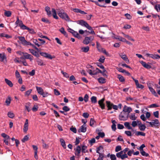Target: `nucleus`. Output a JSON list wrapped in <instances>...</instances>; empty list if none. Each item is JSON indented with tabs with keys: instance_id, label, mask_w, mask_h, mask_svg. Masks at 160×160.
Instances as JSON below:
<instances>
[{
	"instance_id": "1",
	"label": "nucleus",
	"mask_w": 160,
	"mask_h": 160,
	"mask_svg": "<svg viewBox=\"0 0 160 160\" xmlns=\"http://www.w3.org/2000/svg\"><path fill=\"white\" fill-rule=\"evenodd\" d=\"M129 149L127 148L123 150L120 151L119 152L116 153V156L118 158H120L121 159H124L128 158V156L126 153L128 151Z\"/></svg>"
},
{
	"instance_id": "2",
	"label": "nucleus",
	"mask_w": 160,
	"mask_h": 160,
	"mask_svg": "<svg viewBox=\"0 0 160 160\" xmlns=\"http://www.w3.org/2000/svg\"><path fill=\"white\" fill-rule=\"evenodd\" d=\"M58 14L61 18L64 19L67 21H70V18L68 14L65 13L63 9H59Z\"/></svg>"
},
{
	"instance_id": "3",
	"label": "nucleus",
	"mask_w": 160,
	"mask_h": 160,
	"mask_svg": "<svg viewBox=\"0 0 160 160\" xmlns=\"http://www.w3.org/2000/svg\"><path fill=\"white\" fill-rule=\"evenodd\" d=\"M146 122L149 123L150 126L152 127L158 128L160 126V123L158 119L153 120L150 122L147 121Z\"/></svg>"
},
{
	"instance_id": "4",
	"label": "nucleus",
	"mask_w": 160,
	"mask_h": 160,
	"mask_svg": "<svg viewBox=\"0 0 160 160\" xmlns=\"http://www.w3.org/2000/svg\"><path fill=\"white\" fill-rule=\"evenodd\" d=\"M77 23L82 26H84L88 29L91 28V27L85 21L83 20L77 21Z\"/></svg>"
},
{
	"instance_id": "5",
	"label": "nucleus",
	"mask_w": 160,
	"mask_h": 160,
	"mask_svg": "<svg viewBox=\"0 0 160 160\" xmlns=\"http://www.w3.org/2000/svg\"><path fill=\"white\" fill-rule=\"evenodd\" d=\"M84 124L80 127L79 129L78 130L79 132H86L87 130V128L86 127V122H83Z\"/></svg>"
},
{
	"instance_id": "6",
	"label": "nucleus",
	"mask_w": 160,
	"mask_h": 160,
	"mask_svg": "<svg viewBox=\"0 0 160 160\" xmlns=\"http://www.w3.org/2000/svg\"><path fill=\"white\" fill-rule=\"evenodd\" d=\"M68 31L69 32L72 33L75 37L78 38H81L80 36L77 32L75 31L70 28L68 29Z\"/></svg>"
},
{
	"instance_id": "7",
	"label": "nucleus",
	"mask_w": 160,
	"mask_h": 160,
	"mask_svg": "<svg viewBox=\"0 0 160 160\" xmlns=\"http://www.w3.org/2000/svg\"><path fill=\"white\" fill-rule=\"evenodd\" d=\"M40 54L42 56L51 59L54 58V57H52L50 54L47 53L40 52Z\"/></svg>"
},
{
	"instance_id": "8",
	"label": "nucleus",
	"mask_w": 160,
	"mask_h": 160,
	"mask_svg": "<svg viewBox=\"0 0 160 160\" xmlns=\"http://www.w3.org/2000/svg\"><path fill=\"white\" fill-rule=\"evenodd\" d=\"M132 109L130 107H128L126 105H125L123 109V111L125 112H128L129 113L132 112Z\"/></svg>"
},
{
	"instance_id": "9",
	"label": "nucleus",
	"mask_w": 160,
	"mask_h": 160,
	"mask_svg": "<svg viewBox=\"0 0 160 160\" xmlns=\"http://www.w3.org/2000/svg\"><path fill=\"white\" fill-rule=\"evenodd\" d=\"M104 100V98H103L99 100L98 102V104L102 109H103L105 108V104L103 103Z\"/></svg>"
},
{
	"instance_id": "10",
	"label": "nucleus",
	"mask_w": 160,
	"mask_h": 160,
	"mask_svg": "<svg viewBox=\"0 0 160 160\" xmlns=\"http://www.w3.org/2000/svg\"><path fill=\"white\" fill-rule=\"evenodd\" d=\"M28 120L26 119L25 120V122L24 124V128L23 129V132H26L28 129Z\"/></svg>"
},
{
	"instance_id": "11",
	"label": "nucleus",
	"mask_w": 160,
	"mask_h": 160,
	"mask_svg": "<svg viewBox=\"0 0 160 160\" xmlns=\"http://www.w3.org/2000/svg\"><path fill=\"white\" fill-rule=\"evenodd\" d=\"M141 63L142 64V66L144 67V68H146L147 69H150L151 68V66L150 65L147 64L145 62H143V61H140Z\"/></svg>"
},
{
	"instance_id": "12",
	"label": "nucleus",
	"mask_w": 160,
	"mask_h": 160,
	"mask_svg": "<svg viewBox=\"0 0 160 160\" xmlns=\"http://www.w3.org/2000/svg\"><path fill=\"white\" fill-rule=\"evenodd\" d=\"M23 56L25 59H29L31 61L32 60V57H33L27 53H24Z\"/></svg>"
},
{
	"instance_id": "13",
	"label": "nucleus",
	"mask_w": 160,
	"mask_h": 160,
	"mask_svg": "<svg viewBox=\"0 0 160 160\" xmlns=\"http://www.w3.org/2000/svg\"><path fill=\"white\" fill-rule=\"evenodd\" d=\"M146 55L147 57H149L153 59H158V55L157 54H153L149 53H146Z\"/></svg>"
},
{
	"instance_id": "14",
	"label": "nucleus",
	"mask_w": 160,
	"mask_h": 160,
	"mask_svg": "<svg viewBox=\"0 0 160 160\" xmlns=\"http://www.w3.org/2000/svg\"><path fill=\"white\" fill-rule=\"evenodd\" d=\"M119 55L121 57L122 59L126 61L127 63H129V60L125 54H119Z\"/></svg>"
},
{
	"instance_id": "15",
	"label": "nucleus",
	"mask_w": 160,
	"mask_h": 160,
	"mask_svg": "<svg viewBox=\"0 0 160 160\" xmlns=\"http://www.w3.org/2000/svg\"><path fill=\"white\" fill-rule=\"evenodd\" d=\"M75 150V154L77 156H79L81 151V148L80 146H78L77 147Z\"/></svg>"
},
{
	"instance_id": "16",
	"label": "nucleus",
	"mask_w": 160,
	"mask_h": 160,
	"mask_svg": "<svg viewBox=\"0 0 160 160\" xmlns=\"http://www.w3.org/2000/svg\"><path fill=\"white\" fill-rule=\"evenodd\" d=\"M106 104L107 107L108 108V110H110L112 109L113 104L111 103L109 101H107L106 102Z\"/></svg>"
},
{
	"instance_id": "17",
	"label": "nucleus",
	"mask_w": 160,
	"mask_h": 160,
	"mask_svg": "<svg viewBox=\"0 0 160 160\" xmlns=\"http://www.w3.org/2000/svg\"><path fill=\"white\" fill-rule=\"evenodd\" d=\"M29 50L30 51V52L33 55L37 57H38L39 56L38 53L36 51H35L33 49H29Z\"/></svg>"
},
{
	"instance_id": "18",
	"label": "nucleus",
	"mask_w": 160,
	"mask_h": 160,
	"mask_svg": "<svg viewBox=\"0 0 160 160\" xmlns=\"http://www.w3.org/2000/svg\"><path fill=\"white\" fill-rule=\"evenodd\" d=\"M45 10L47 12V15L49 17H51V13L50 10V8L49 7L47 6L45 8Z\"/></svg>"
},
{
	"instance_id": "19",
	"label": "nucleus",
	"mask_w": 160,
	"mask_h": 160,
	"mask_svg": "<svg viewBox=\"0 0 160 160\" xmlns=\"http://www.w3.org/2000/svg\"><path fill=\"white\" fill-rule=\"evenodd\" d=\"M91 42L90 39L88 37H87L85 38L84 39L83 41V43L86 45L88 44Z\"/></svg>"
},
{
	"instance_id": "20",
	"label": "nucleus",
	"mask_w": 160,
	"mask_h": 160,
	"mask_svg": "<svg viewBox=\"0 0 160 160\" xmlns=\"http://www.w3.org/2000/svg\"><path fill=\"white\" fill-rule=\"evenodd\" d=\"M52 16L53 18L56 19H58V17L57 15L56 11L55 9L53 8H52Z\"/></svg>"
},
{
	"instance_id": "21",
	"label": "nucleus",
	"mask_w": 160,
	"mask_h": 160,
	"mask_svg": "<svg viewBox=\"0 0 160 160\" xmlns=\"http://www.w3.org/2000/svg\"><path fill=\"white\" fill-rule=\"evenodd\" d=\"M36 88L38 93L41 95L44 92L43 90L41 87L36 86Z\"/></svg>"
},
{
	"instance_id": "22",
	"label": "nucleus",
	"mask_w": 160,
	"mask_h": 160,
	"mask_svg": "<svg viewBox=\"0 0 160 160\" xmlns=\"http://www.w3.org/2000/svg\"><path fill=\"white\" fill-rule=\"evenodd\" d=\"M5 82L10 87H12L13 86V84L12 82L7 78L5 79Z\"/></svg>"
},
{
	"instance_id": "23",
	"label": "nucleus",
	"mask_w": 160,
	"mask_h": 160,
	"mask_svg": "<svg viewBox=\"0 0 160 160\" xmlns=\"http://www.w3.org/2000/svg\"><path fill=\"white\" fill-rule=\"evenodd\" d=\"M18 38L19 39V40L21 41L22 43L24 45V44L25 43V42H26V40L25 39V38L23 37H18Z\"/></svg>"
},
{
	"instance_id": "24",
	"label": "nucleus",
	"mask_w": 160,
	"mask_h": 160,
	"mask_svg": "<svg viewBox=\"0 0 160 160\" xmlns=\"http://www.w3.org/2000/svg\"><path fill=\"white\" fill-rule=\"evenodd\" d=\"M135 135L137 136H139L140 135L142 136H145L146 135V134L145 133L142 132L137 131L135 132Z\"/></svg>"
},
{
	"instance_id": "25",
	"label": "nucleus",
	"mask_w": 160,
	"mask_h": 160,
	"mask_svg": "<svg viewBox=\"0 0 160 160\" xmlns=\"http://www.w3.org/2000/svg\"><path fill=\"white\" fill-rule=\"evenodd\" d=\"M98 80L100 83H104L106 82V79L102 77L99 78L98 79Z\"/></svg>"
},
{
	"instance_id": "26",
	"label": "nucleus",
	"mask_w": 160,
	"mask_h": 160,
	"mask_svg": "<svg viewBox=\"0 0 160 160\" xmlns=\"http://www.w3.org/2000/svg\"><path fill=\"white\" fill-rule=\"evenodd\" d=\"M124 125L125 127L127 128L128 129H132V130L133 129H132V127L130 126V123L129 122H124Z\"/></svg>"
},
{
	"instance_id": "27",
	"label": "nucleus",
	"mask_w": 160,
	"mask_h": 160,
	"mask_svg": "<svg viewBox=\"0 0 160 160\" xmlns=\"http://www.w3.org/2000/svg\"><path fill=\"white\" fill-rule=\"evenodd\" d=\"M117 78L119 79V81L121 82H123L125 81V79L124 77L121 75L118 74L117 75Z\"/></svg>"
},
{
	"instance_id": "28",
	"label": "nucleus",
	"mask_w": 160,
	"mask_h": 160,
	"mask_svg": "<svg viewBox=\"0 0 160 160\" xmlns=\"http://www.w3.org/2000/svg\"><path fill=\"white\" fill-rule=\"evenodd\" d=\"M81 49L82 52H87L89 51V48L88 46L83 47L81 48Z\"/></svg>"
},
{
	"instance_id": "29",
	"label": "nucleus",
	"mask_w": 160,
	"mask_h": 160,
	"mask_svg": "<svg viewBox=\"0 0 160 160\" xmlns=\"http://www.w3.org/2000/svg\"><path fill=\"white\" fill-rule=\"evenodd\" d=\"M60 141L61 142V144L62 146V147L64 148H66V146L65 144V142L64 140L62 138H61L60 139Z\"/></svg>"
},
{
	"instance_id": "30",
	"label": "nucleus",
	"mask_w": 160,
	"mask_h": 160,
	"mask_svg": "<svg viewBox=\"0 0 160 160\" xmlns=\"http://www.w3.org/2000/svg\"><path fill=\"white\" fill-rule=\"evenodd\" d=\"M11 101V97L9 96H8L7 98H6V101H5V103L6 104V105L7 106H8L10 103Z\"/></svg>"
},
{
	"instance_id": "31",
	"label": "nucleus",
	"mask_w": 160,
	"mask_h": 160,
	"mask_svg": "<svg viewBox=\"0 0 160 160\" xmlns=\"http://www.w3.org/2000/svg\"><path fill=\"white\" fill-rule=\"evenodd\" d=\"M138 128L140 130L144 131L146 128V127L145 125L142 124H141L140 125H139Z\"/></svg>"
},
{
	"instance_id": "32",
	"label": "nucleus",
	"mask_w": 160,
	"mask_h": 160,
	"mask_svg": "<svg viewBox=\"0 0 160 160\" xmlns=\"http://www.w3.org/2000/svg\"><path fill=\"white\" fill-rule=\"evenodd\" d=\"M60 32L65 36H67V35L66 32L65 31L64 29L63 28H61L59 30Z\"/></svg>"
},
{
	"instance_id": "33",
	"label": "nucleus",
	"mask_w": 160,
	"mask_h": 160,
	"mask_svg": "<svg viewBox=\"0 0 160 160\" xmlns=\"http://www.w3.org/2000/svg\"><path fill=\"white\" fill-rule=\"evenodd\" d=\"M5 58H6V56L4 53H0V61L3 62Z\"/></svg>"
},
{
	"instance_id": "34",
	"label": "nucleus",
	"mask_w": 160,
	"mask_h": 160,
	"mask_svg": "<svg viewBox=\"0 0 160 160\" xmlns=\"http://www.w3.org/2000/svg\"><path fill=\"white\" fill-rule=\"evenodd\" d=\"M126 118L124 117V116L123 115L122 113L120 114L119 116V119L120 120L122 121H125L126 120Z\"/></svg>"
},
{
	"instance_id": "35",
	"label": "nucleus",
	"mask_w": 160,
	"mask_h": 160,
	"mask_svg": "<svg viewBox=\"0 0 160 160\" xmlns=\"http://www.w3.org/2000/svg\"><path fill=\"white\" fill-rule=\"evenodd\" d=\"M31 105V103L30 102H28L26 104L25 108L27 110L28 112H29L31 109H30V106Z\"/></svg>"
},
{
	"instance_id": "36",
	"label": "nucleus",
	"mask_w": 160,
	"mask_h": 160,
	"mask_svg": "<svg viewBox=\"0 0 160 160\" xmlns=\"http://www.w3.org/2000/svg\"><path fill=\"white\" fill-rule=\"evenodd\" d=\"M122 33L125 38H128L129 40H130L132 41H134V40L133 38H132L131 37L129 36L128 35L125 34L122 32Z\"/></svg>"
},
{
	"instance_id": "37",
	"label": "nucleus",
	"mask_w": 160,
	"mask_h": 160,
	"mask_svg": "<svg viewBox=\"0 0 160 160\" xmlns=\"http://www.w3.org/2000/svg\"><path fill=\"white\" fill-rule=\"evenodd\" d=\"M136 85L137 88L143 89L144 88V86L141 84H140L138 82V81L136 82Z\"/></svg>"
},
{
	"instance_id": "38",
	"label": "nucleus",
	"mask_w": 160,
	"mask_h": 160,
	"mask_svg": "<svg viewBox=\"0 0 160 160\" xmlns=\"http://www.w3.org/2000/svg\"><path fill=\"white\" fill-rule=\"evenodd\" d=\"M11 12L10 11H5V12H4V15L7 17H10L11 15Z\"/></svg>"
},
{
	"instance_id": "39",
	"label": "nucleus",
	"mask_w": 160,
	"mask_h": 160,
	"mask_svg": "<svg viewBox=\"0 0 160 160\" xmlns=\"http://www.w3.org/2000/svg\"><path fill=\"white\" fill-rule=\"evenodd\" d=\"M91 102L93 103H96L97 102V98L95 96H92L91 98Z\"/></svg>"
},
{
	"instance_id": "40",
	"label": "nucleus",
	"mask_w": 160,
	"mask_h": 160,
	"mask_svg": "<svg viewBox=\"0 0 160 160\" xmlns=\"http://www.w3.org/2000/svg\"><path fill=\"white\" fill-rule=\"evenodd\" d=\"M130 118L132 120H136L137 117H135V114L133 113L131 114V115L130 116Z\"/></svg>"
},
{
	"instance_id": "41",
	"label": "nucleus",
	"mask_w": 160,
	"mask_h": 160,
	"mask_svg": "<svg viewBox=\"0 0 160 160\" xmlns=\"http://www.w3.org/2000/svg\"><path fill=\"white\" fill-rule=\"evenodd\" d=\"M8 115L9 118H13L15 116L14 114L11 112H8Z\"/></svg>"
},
{
	"instance_id": "42",
	"label": "nucleus",
	"mask_w": 160,
	"mask_h": 160,
	"mask_svg": "<svg viewBox=\"0 0 160 160\" xmlns=\"http://www.w3.org/2000/svg\"><path fill=\"white\" fill-rule=\"evenodd\" d=\"M37 62L38 65L40 66H42L43 65V63L42 60L38 58L37 59Z\"/></svg>"
},
{
	"instance_id": "43",
	"label": "nucleus",
	"mask_w": 160,
	"mask_h": 160,
	"mask_svg": "<svg viewBox=\"0 0 160 160\" xmlns=\"http://www.w3.org/2000/svg\"><path fill=\"white\" fill-rule=\"evenodd\" d=\"M97 65L98 67H99L103 69V72H105L106 71V70L105 69L104 66L102 65L99 63H97Z\"/></svg>"
},
{
	"instance_id": "44",
	"label": "nucleus",
	"mask_w": 160,
	"mask_h": 160,
	"mask_svg": "<svg viewBox=\"0 0 160 160\" xmlns=\"http://www.w3.org/2000/svg\"><path fill=\"white\" fill-rule=\"evenodd\" d=\"M140 151L141 154L143 156L148 157L149 156L148 154L146 152L143 150H142V151Z\"/></svg>"
},
{
	"instance_id": "45",
	"label": "nucleus",
	"mask_w": 160,
	"mask_h": 160,
	"mask_svg": "<svg viewBox=\"0 0 160 160\" xmlns=\"http://www.w3.org/2000/svg\"><path fill=\"white\" fill-rule=\"evenodd\" d=\"M96 132H99L98 134L99 135V136H100V137H101V138H103L105 134L104 132H99V130L98 129H97L96 130Z\"/></svg>"
},
{
	"instance_id": "46",
	"label": "nucleus",
	"mask_w": 160,
	"mask_h": 160,
	"mask_svg": "<svg viewBox=\"0 0 160 160\" xmlns=\"http://www.w3.org/2000/svg\"><path fill=\"white\" fill-rule=\"evenodd\" d=\"M98 154H99V157L98 159L97 160H103V158L105 157L104 154L101 153Z\"/></svg>"
},
{
	"instance_id": "47",
	"label": "nucleus",
	"mask_w": 160,
	"mask_h": 160,
	"mask_svg": "<svg viewBox=\"0 0 160 160\" xmlns=\"http://www.w3.org/2000/svg\"><path fill=\"white\" fill-rule=\"evenodd\" d=\"M122 150V148L121 146L118 145L116 147L115 151L116 152H118Z\"/></svg>"
},
{
	"instance_id": "48",
	"label": "nucleus",
	"mask_w": 160,
	"mask_h": 160,
	"mask_svg": "<svg viewBox=\"0 0 160 160\" xmlns=\"http://www.w3.org/2000/svg\"><path fill=\"white\" fill-rule=\"evenodd\" d=\"M155 9L158 12L160 11V4H156L154 7Z\"/></svg>"
},
{
	"instance_id": "49",
	"label": "nucleus",
	"mask_w": 160,
	"mask_h": 160,
	"mask_svg": "<svg viewBox=\"0 0 160 160\" xmlns=\"http://www.w3.org/2000/svg\"><path fill=\"white\" fill-rule=\"evenodd\" d=\"M29 139V137L28 135L25 136L24 138L22 139V142H24L28 141Z\"/></svg>"
},
{
	"instance_id": "50",
	"label": "nucleus",
	"mask_w": 160,
	"mask_h": 160,
	"mask_svg": "<svg viewBox=\"0 0 160 160\" xmlns=\"http://www.w3.org/2000/svg\"><path fill=\"white\" fill-rule=\"evenodd\" d=\"M87 147L85 146H83L82 147V152L83 153H85L87 152V150H86Z\"/></svg>"
},
{
	"instance_id": "51",
	"label": "nucleus",
	"mask_w": 160,
	"mask_h": 160,
	"mask_svg": "<svg viewBox=\"0 0 160 160\" xmlns=\"http://www.w3.org/2000/svg\"><path fill=\"white\" fill-rule=\"evenodd\" d=\"M150 92L155 96H156L157 93L152 88H149V89Z\"/></svg>"
},
{
	"instance_id": "52",
	"label": "nucleus",
	"mask_w": 160,
	"mask_h": 160,
	"mask_svg": "<svg viewBox=\"0 0 160 160\" xmlns=\"http://www.w3.org/2000/svg\"><path fill=\"white\" fill-rule=\"evenodd\" d=\"M103 53H104V54L106 55L107 56H109V53L107 52L106 50L103 48H101V51Z\"/></svg>"
},
{
	"instance_id": "53",
	"label": "nucleus",
	"mask_w": 160,
	"mask_h": 160,
	"mask_svg": "<svg viewBox=\"0 0 160 160\" xmlns=\"http://www.w3.org/2000/svg\"><path fill=\"white\" fill-rule=\"evenodd\" d=\"M42 147L44 149H47L48 148V145L44 142V141L42 139Z\"/></svg>"
},
{
	"instance_id": "54",
	"label": "nucleus",
	"mask_w": 160,
	"mask_h": 160,
	"mask_svg": "<svg viewBox=\"0 0 160 160\" xmlns=\"http://www.w3.org/2000/svg\"><path fill=\"white\" fill-rule=\"evenodd\" d=\"M96 70H97V71H98V73L100 72V73H102L103 76H107L106 74L105 73H104V72H103V70L102 71L100 70L98 68H96Z\"/></svg>"
},
{
	"instance_id": "55",
	"label": "nucleus",
	"mask_w": 160,
	"mask_h": 160,
	"mask_svg": "<svg viewBox=\"0 0 160 160\" xmlns=\"http://www.w3.org/2000/svg\"><path fill=\"white\" fill-rule=\"evenodd\" d=\"M105 59V58L103 56H102L100 57V58L99 59V61L100 62L103 63L104 62V60Z\"/></svg>"
},
{
	"instance_id": "56",
	"label": "nucleus",
	"mask_w": 160,
	"mask_h": 160,
	"mask_svg": "<svg viewBox=\"0 0 160 160\" xmlns=\"http://www.w3.org/2000/svg\"><path fill=\"white\" fill-rule=\"evenodd\" d=\"M95 121H94V119L91 118L90 119V125L92 127L93 125L94 124V123L95 122Z\"/></svg>"
},
{
	"instance_id": "57",
	"label": "nucleus",
	"mask_w": 160,
	"mask_h": 160,
	"mask_svg": "<svg viewBox=\"0 0 160 160\" xmlns=\"http://www.w3.org/2000/svg\"><path fill=\"white\" fill-rule=\"evenodd\" d=\"M33 43H34L38 47H39L40 45L41 44H39L38 43V42L37 39H33Z\"/></svg>"
},
{
	"instance_id": "58",
	"label": "nucleus",
	"mask_w": 160,
	"mask_h": 160,
	"mask_svg": "<svg viewBox=\"0 0 160 160\" xmlns=\"http://www.w3.org/2000/svg\"><path fill=\"white\" fill-rule=\"evenodd\" d=\"M42 21L44 22H45L46 23H50V22H49V21L48 20V19H46L45 18H42Z\"/></svg>"
},
{
	"instance_id": "59",
	"label": "nucleus",
	"mask_w": 160,
	"mask_h": 160,
	"mask_svg": "<svg viewBox=\"0 0 160 160\" xmlns=\"http://www.w3.org/2000/svg\"><path fill=\"white\" fill-rule=\"evenodd\" d=\"M61 73L63 74L64 77H65L67 78H68L69 77V75L66 72H64L63 71H61Z\"/></svg>"
},
{
	"instance_id": "60",
	"label": "nucleus",
	"mask_w": 160,
	"mask_h": 160,
	"mask_svg": "<svg viewBox=\"0 0 160 160\" xmlns=\"http://www.w3.org/2000/svg\"><path fill=\"white\" fill-rule=\"evenodd\" d=\"M62 109L65 112H68L70 110V108L67 106L63 107Z\"/></svg>"
},
{
	"instance_id": "61",
	"label": "nucleus",
	"mask_w": 160,
	"mask_h": 160,
	"mask_svg": "<svg viewBox=\"0 0 160 160\" xmlns=\"http://www.w3.org/2000/svg\"><path fill=\"white\" fill-rule=\"evenodd\" d=\"M103 149V147L102 146H100L98 148H97L96 152L97 153H100L99 152L101 150H102Z\"/></svg>"
},
{
	"instance_id": "62",
	"label": "nucleus",
	"mask_w": 160,
	"mask_h": 160,
	"mask_svg": "<svg viewBox=\"0 0 160 160\" xmlns=\"http://www.w3.org/2000/svg\"><path fill=\"white\" fill-rule=\"evenodd\" d=\"M38 107L37 106L34 105L32 108V110L33 112H36L38 110Z\"/></svg>"
},
{
	"instance_id": "63",
	"label": "nucleus",
	"mask_w": 160,
	"mask_h": 160,
	"mask_svg": "<svg viewBox=\"0 0 160 160\" xmlns=\"http://www.w3.org/2000/svg\"><path fill=\"white\" fill-rule=\"evenodd\" d=\"M125 133L128 136H132L131 132L130 131H126L125 132Z\"/></svg>"
},
{
	"instance_id": "64",
	"label": "nucleus",
	"mask_w": 160,
	"mask_h": 160,
	"mask_svg": "<svg viewBox=\"0 0 160 160\" xmlns=\"http://www.w3.org/2000/svg\"><path fill=\"white\" fill-rule=\"evenodd\" d=\"M88 94H86L85 95L84 98H83V100L85 102H88Z\"/></svg>"
}]
</instances>
